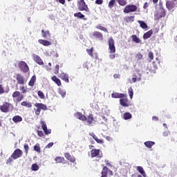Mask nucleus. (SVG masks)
<instances>
[{"mask_svg": "<svg viewBox=\"0 0 177 177\" xmlns=\"http://www.w3.org/2000/svg\"><path fill=\"white\" fill-rule=\"evenodd\" d=\"M143 57V55L141 53H138L136 56L137 60H140Z\"/></svg>", "mask_w": 177, "mask_h": 177, "instance_id": "obj_51", "label": "nucleus"}, {"mask_svg": "<svg viewBox=\"0 0 177 177\" xmlns=\"http://www.w3.org/2000/svg\"><path fill=\"white\" fill-rule=\"evenodd\" d=\"M137 10L138 6L133 4H129L124 8L123 12L124 13H133V12H136Z\"/></svg>", "mask_w": 177, "mask_h": 177, "instance_id": "obj_4", "label": "nucleus"}, {"mask_svg": "<svg viewBox=\"0 0 177 177\" xmlns=\"http://www.w3.org/2000/svg\"><path fill=\"white\" fill-rule=\"evenodd\" d=\"M75 17H78V19H84L85 17V15H84L81 12H77L74 14Z\"/></svg>", "mask_w": 177, "mask_h": 177, "instance_id": "obj_41", "label": "nucleus"}, {"mask_svg": "<svg viewBox=\"0 0 177 177\" xmlns=\"http://www.w3.org/2000/svg\"><path fill=\"white\" fill-rule=\"evenodd\" d=\"M58 93H59V95H61L62 97H64V96H66V90H64L62 88H59Z\"/></svg>", "mask_w": 177, "mask_h": 177, "instance_id": "obj_37", "label": "nucleus"}, {"mask_svg": "<svg viewBox=\"0 0 177 177\" xmlns=\"http://www.w3.org/2000/svg\"><path fill=\"white\" fill-rule=\"evenodd\" d=\"M109 49L110 50L109 53H114L115 52V46L114 45V39L113 37L109 39Z\"/></svg>", "mask_w": 177, "mask_h": 177, "instance_id": "obj_7", "label": "nucleus"}, {"mask_svg": "<svg viewBox=\"0 0 177 177\" xmlns=\"http://www.w3.org/2000/svg\"><path fill=\"white\" fill-rule=\"evenodd\" d=\"M122 118H123V120L128 121V120L132 119V114L129 112H126V113H123Z\"/></svg>", "mask_w": 177, "mask_h": 177, "instance_id": "obj_21", "label": "nucleus"}, {"mask_svg": "<svg viewBox=\"0 0 177 177\" xmlns=\"http://www.w3.org/2000/svg\"><path fill=\"white\" fill-rule=\"evenodd\" d=\"M142 78V75L139 73H136L132 75L131 79L129 78L128 80L129 84H133V82H136L137 81H140Z\"/></svg>", "mask_w": 177, "mask_h": 177, "instance_id": "obj_5", "label": "nucleus"}, {"mask_svg": "<svg viewBox=\"0 0 177 177\" xmlns=\"http://www.w3.org/2000/svg\"><path fill=\"white\" fill-rule=\"evenodd\" d=\"M34 150H35V151H37V153H41V147H39V144H36L34 146Z\"/></svg>", "mask_w": 177, "mask_h": 177, "instance_id": "obj_42", "label": "nucleus"}, {"mask_svg": "<svg viewBox=\"0 0 177 177\" xmlns=\"http://www.w3.org/2000/svg\"><path fill=\"white\" fill-rule=\"evenodd\" d=\"M12 121L15 122V124H17L23 121V118H21L20 115H15L12 118Z\"/></svg>", "mask_w": 177, "mask_h": 177, "instance_id": "obj_27", "label": "nucleus"}, {"mask_svg": "<svg viewBox=\"0 0 177 177\" xmlns=\"http://www.w3.org/2000/svg\"><path fill=\"white\" fill-rule=\"evenodd\" d=\"M24 147L25 149L26 154H28L30 147H28V145H24Z\"/></svg>", "mask_w": 177, "mask_h": 177, "instance_id": "obj_53", "label": "nucleus"}, {"mask_svg": "<svg viewBox=\"0 0 177 177\" xmlns=\"http://www.w3.org/2000/svg\"><path fill=\"white\" fill-rule=\"evenodd\" d=\"M95 3L97 5H102L103 3V0H96Z\"/></svg>", "mask_w": 177, "mask_h": 177, "instance_id": "obj_56", "label": "nucleus"}, {"mask_svg": "<svg viewBox=\"0 0 177 177\" xmlns=\"http://www.w3.org/2000/svg\"><path fill=\"white\" fill-rule=\"evenodd\" d=\"M42 37L46 38L47 37H50V33L49 30H41Z\"/></svg>", "mask_w": 177, "mask_h": 177, "instance_id": "obj_36", "label": "nucleus"}, {"mask_svg": "<svg viewBox=\"0 0 177 177\" xmlns=\"http://www.w3.org/2000/svg\"><path fill=\"white\" fill-rule=\"evenodd\" d=\"M55 74H59V65L55 66Z\"/></svg>", "mask_w": 177, "mask_h": 177, "instance_id": "obj_60", "label": "nucleus"}, {"mask_svg": "<svg viewBox=\"0 0 177 177\" xmlns=\"http://www.w3.org/2000/svg\"><path fill=\"white\" fill-rule=\"evenodd\" d=\"M58 77H59L61 80L66 82V84H68V82H70V80L68 79V74L67 73L62 72L61 73L59 74Z\"/></svg>", "mask_w": 177, "mask_h": 177, "instance_id": "obj_14", "label": "nucleus"}, {"mask_svg": "<svg viewBox=\"0 0 177 177\" xmlns=\"http://www.w3.org/2000/svg\"><path fill=\"white\" fill-rule=\"evenodd\" d=\"M135 20V16H129L124 18V21L127 23H132Z\"/></svg>", "mask_w": 177, "mask_h": 177, "instance_id": "obj_32", "label": "nucleus"}, {"mask_svg": "<svg viewBox=\"0 0 177 177\" xmlns=\"http://www.w3.org/2000/svg\"><path fill=\"white\" fill-rule=\"evenodd\" d=\"M65 157L68 160V161H71V162H75V158H74V156H71L70 153H65Z\"/></svg>", "mask_w": 177, "mask_h": 177, "instance_id": "obj_31", "label": "nucleus"}, {"mask_svg": "<svg viewBox=\"0 0 177 177\" xmlns=\"http://www.w3.org/2000/svg\"><path fill=\"white\" fill-rule=\"evenodd\" d=\"M23 156V151L20 149H17L11 155V158L14 160H17V158H20Z\"/></svg>", "mask_w": 177, "mask_h": 177, "instance_id": "obj_8", "label": "nucleus"}, {"mask_svg": "<svg viewBox=\"0 0 177 177\" xmlns=\"http://www.w3.org/2000/svg\"><path fill=\"white\" fill-rule=\"evenodd\" d=\"M124 98H121L120 100V103L121 106L123 107H129L131 106V104L129 103V101H128V98H127V95L124 97Z\"/></svg>", "mask_w": 177, "mask_h": 177, "instance_id": "obj_10", "label": "nucleus"}, {"mask_svg": "<svg viewBox=\"0 0 177 177\" xmlns=\"http://www.w3.org/2000/svg\"><path fill=\"white\" fill-rule=\"evenodd\" d=\"M138 23L140 24L142 28H147V24L145 21L138 20Z\"/></svg>", "mask_w": 177, "mask_h": 177, "instance_id": "obj_38", "label": "nucleus"}, {"mask_svg": "<svg viewBox=\"0 0 177 177\" xmlns=\"http://www.w3.org/2000/svg\"><path fill=\"white\" fill-rule=\"evenodd\" d=\"M32 59L34 62H35V63L39 64V66H42L44 64V62L42 61V59H41V57H39V55L34 54L32 55Z\"/></svg>", "mask_w": 177, "mask_h": 177, "instance_id": "obj_13", "label": "nucleus"}, {"mask_svg": "<svg viewBox=\"0 0 177 177\" xmlns=\"http://www.w3.org/2000/svg\"><path fill=\"white\" fill-rule=\"evenodd\" d=\"M132 41L133 42H135V44H142V40L136 35H131Z\"/></svg>", "mask_w": 177, "mask_h": 177, "instance_id": "obj_25", "label": "nucleus"}, {"mask_svg": "<svg viewBox=\"0 0 177 177\" xmlns=\"http://www.w3.org/2000/svg\"><path fill=\"white\" fill-rule=\"evenodd\" d=\"M90 106L91 109H93V110H99V105H97V102L96 101H93L91 102Z\"/></svg>", "mask_w": 177, "mask_h": 177, "instance_id": "obj_29", "label": "nucleus"}, {"mask_svg": "<svg viewBox=\"0 0 177 177\" xmlns=\"http://www.w3.org/2000/svg\"><path fill=\"white\" fill-rule=\"evenodd\" d=\"M117 2L121 6H125L127 5V1L125 0H116Z\"/></svg>", "mask_w": 177, "mask_h": 177, "instance_id": "obj_45", "label": "nucleus"}, {"mask_svg": "<svg viewBox=\"0 0 177 177\" xmlns=\"http://www.w3.org/2000/svg\"><path fill=\"white\" fill-rule=\"evenodd\" d=\"M38 43L40 45H43V46H50V45H52V43H50V41L45 39H39Z\"/></svg>", "mask_w": 177, "mask_h": 177, "instance_id": "obj_20", "label": "nucleus"}, {"mask_svg": "<svg viewBox=\"0 0 177 177\" xmlns=\"http://www.w3.org/2000/svg\"><path fill=\"white\" fill-rule=\"evenodd\" d=\"M21 106H24V107H32L31 102H28L26 101H24L21 102Z\"/></svg>", "mask_w": 177, "mask_h": 177, "instance_id": "obj_40", "label": "nucleus"}, {"mask_svg": "<svg viewBox=\"0 0 177 177\" xmlns=\"http://www.w3.org/2000/svg\"><path fill=\"white\" fill-rule=\"evenodd\" d=\"M166 8L169 10H171V9H174L175 8V3L174 1H167L166 2Z\"/></svg>", "mask_w": 177, "mask_h": 177, "instance_id": "obj_22", "label": "nucleus"}, {"mask_svg": "<svg viewBox=\"0 0 177 177\" xmlns=\"http://www.w3.org/2000/svg\"><path fill=\"white\" fill-rule=\"evenodd\" d=\"M115 4V0H111L109 3V8L110 9H112V8H113Z\"/></svg>", "mask_w": 177, "mask_h": 177, "instance_id": "obj_46", "label": "nucleus"}, {"mask_svg": "<svg viewBox=\"0 0 177 177\" xmlns=\"http://www.w3.org/2000/svg\"><path fill=\"white\" fill-rule=\"evenodd\" d=\"M125 94L120 93H113L111 94V97L113 99H122L125 97Z\"/></svg>", "mask_w": 177, "mask_h": 177, "instance_id": "obj_18", "label": "nucleus"}, {"mask_svg": "<svg viewBox=\"0 0 177 177\" xmlns=\"http://www.w3.org/2000/svg\"><path fill=\"white\" fill-rule=\"evenodd\" d=\"M86 52L90 56H93V48H91V49H86Z\"/></svg>", "mask_w": 177, "mask_h": 177, "instance_id": "obj_49", "label": "nucleus"}, {"mask_svg": "<svg viewBox=\"0 0 177 177\" xmlns=\"http://www.w3.org/2000/svg\"><path fill=\"white\" fill-rule=\"evenodd\" d=\"M128 93L130 96V99H133V89L131 88V87L128 88Z\"/></svg>", "mask_w": 177, "mask_h": 177, "instance_id": "obj_43", "label": "nucleus"}, {"mask_svg": "<svg viewBox=\"0 0 177 177\" xmlns=\"http://www.w3.org/2000/svg\"><path fill=\"white\" fill-rule=\"evenodd\" d=\"M12 97H18V102H19V100H23L24 97L23 96V95H21V93L19 91H15L12 93Z\"/></svg>", "mask_w": 177, "mask_h": 177, "instance_id": "obj_19", "label": "nucleus"}, {"mask_svg": "<svg viewBox=\"0 0 177 177\" xmlns=\"http://www.w3.org/2000/svg\"><path fill=\"white\" fill-rule=\"evenodd\" d=\"M137 171L139 172V174H141L144 177H146V172L145 171V169H143V167L142 166H138L136 167Z\"/></svg>", "mask_w": 177, "mask_h": 177, "instance_id": "obj_28", "label": "nucleus"}, {"mask_svg": "<svg viewBox=\"0 0 177 177\" xmlns=\"http://www.w3.org/2000/svg\"><path fill=\"white\" fill-rule=\"evenodd\" d=\"M50 55L53 56V57H59V53L57 51L53 50L50 52Z\"/></svg>", "mask_w": 177, "mask_h": 177, "instance_id": "obj_48", "label": "nucleus"}, {"mask_svg": "<svg viewBox=\"0 0 177 177\" xmlns=\"http://www.w3.org/2000/svg\"><path fill=\"white\" fill-rule=\"evenodd\" d=\"M152 120H153V121H158V118L156 117V116H153V117H152Z\"/></svg>", "mask_w": 177, "mask_h": 177, "instance_id": "obj_61", "label": "nucleus"}, {"mask_svg": "<svg viewBox=\"0 0 177 177\" xmlns=\"http://www.w3.org/2000/svg\"><path fill=\"white\" fill-rule=\"evenodd\" d=\"M21 71H23V73H28V70H30V68H28V65L27 64V63H26L24 61H21L19 64H18Z\"/></svg>", "mask_w": 177, "mask_h": 177, "instance_id": "obj_6", "label": "nucleus"}, {"mask_svg": "<svg viewBox=\"0 0 177 177\" xmlns=\"http://www.w3.org/2000/svg\"><path fill=\"white\" fill-rule=\"evenodd\" d=\"M99 153H100V149H92L91 151L92 158H93V157H97V156H99Z\"/></svg>", "mask_w": 177, "mask_h": 177, "instance_id": "obj_23", "label": "nucleus"}, {"mask_svg": "<svg viewBox=\"0 0 177 177\" xmlns=\"http://www.w3.org/2000/svg\"><path fill=\"white\" fill-rule=\"evenodd\" d=\"M55 161L57 163H62L64 161V158L58 156V157L55 158Z\"/></svg>", "mask_w": 177, "mask_h": 177, "instance_id": "obj_39", "label": "nucleus"}, {"mask_svg": "<svg viewBox=\"0 0 177 177\" xmlns=\"http://www.w3.org/2000/svg\"><path fill=\"white\" fill-rule=\"evenodd\" d=\"M80 10H85V12H89V8H88V6L85 3V1L80 0L78 3Z\"/></svg>", "mask_w": 177, "mask_h": 177, "instance_id": "obj_9", "label": "nucleus"}, {"mask_svg": "<svg viewBox=\"0 0 177 177\" xmlns=\"http://www.w3.org/2000/svg\"><path fill=\"white\" fill-rule=\"evenodd\" d=\"M93 37H95V38H97L100 41H103V35L99 32H94L93 33Z\"/></svg>", "mask_w": 177, "mask_h": 177, "instance_id": "obj_26", "label": "nucleus"}, {"mask_svg": "<svg viewBox=\"0 0 177 177\" xmlns=\"http://www.w3.org/2000/svg\"><path fill=\"white\" fill-rule=\"evenodd\" d=\"M0 93H9V87L5 88L0 84Z\"/></svg>", "mask_w": 177, "mask_h": 177, "instance_id": "obj_35", "label": "nucleus"}, {"mask_svg": "<svg viewBox=\"0 0 177 177\" xmlns=\"http://www.w3.org/2000/svg\"><path fill=\"white\" fill-rule=\"evenodd\" d=\"M169 134V131H166L163 132V133H162L163 136H165V137L168 136Z\"/></svg>", "mask_w": 177, "mask_h": 177, "instance_id": "obj_59", "label": "nucleus"}, {"mask_svg": "<svg viewBox=\"0 0 177 177\" xmlns=\"http://www.w3.org/2000/svg\"><path fill=\"white\" fill-rule=\"evenodd\" d=\"M147 8H149V4L147 3H145L144 6H143V8L144 9H147Z\"/></svg>", "mask_w": 177, "mask_h": 177, "instance_id": "obj_62", "label": "nucleus"}, {"mask_svg": "<svg viewBox=\"0 0 177 177\" xmlns=\"http://www.w3.org/2000/svg\"><path fill=\"white\" fill-rule=\"evenodd\" d=\"M114 78H120V75L119 74H115L113 75Z\"/></svg>", "mask_w": 177, "mask_h": 177, "instance_id": "obj_64", "label": "nucleus"}, {"mask_svg": "<svg viewBox=\"0 0 177 177\" xmlns=\"http://www.w3.org/2000/svg\"><path fill=\"white\" fill-rule=\"evenodd\" d=\"M40 124L41 125V128L45 133L46 135H49V133H51L52 130L48 129V127L46 126V123L44 121H41Z\"/></svg>", "mask_w": 177, "mask_h": 177, "instance_id": "obj_12", "label": "nucleus"}, {"mask_svg": "<svg viewBox=\"0 0 177 177\" xmlns=\"http://www.w3.org/2000/svg\"><path fill=\"white\" fill-rule=\"evenodd\" d=\"M31 169L32 171H38V169H39V166L35 163L32 164L31 166Z\"/></svg>", "mask_w": 177, "mask_h": 177, "instance_id": "obj_44", "label": "nucleus"}, {"mask_svg": "<svg viewBox=\"0 0 177 177\" xmlns=\"http://www.w3.org/2000/svg\"><path fill=\"white\" fill-rule=\"evenodd\" d=\"M90 136H92L94 140L98 143V145H104V140L103 139H99L96 135H95L93 133H89Z\"/></svg>", "mask_w": 177, "mask_h": 177, "instance_id": "obj_16", "label": "nucleus"}, {"mask_svg": "<svg viewBox=\"0 0 177 177\" xmlns=\"http://www.w3.org/2000/svg\"><path fill=\"white\" fill-rule=\"evenodd\" d=\"M37 95L39 96V97H40V99H45V95L44 94V93L41 91H39L37 92Z\"/></svg>", "mask_w": 177, "mask_h": 177, "instance_id": "obj_47", "label": "nucleus"}, {"mask_svg": "<svg viewBox=\"0 0 177 177\" xmlns=\"http://www.w3.org/2000/svg\"><path fill=\"white\" fill-rule=\"evenodd\" d=\"M151 35H153V30H149L148 32H147L146 33L144 34L143 39H149V38H150V37H151Z\"/></svg>", "mask_w": 177, "mask_h": 177, "instance_id": "obj_30", "label": "nucleus"}, {"mask_svg": "<svg viewBox=\"0 0 177 177\" xmlns=\"http://www.w3.org/2000/svg\"><path fill=\"white\" fill-rule=\"evenodd\" d=\"M110 59H115V55L112 54L109 55Z\"/></svg>", "mask_w": 177, "mask_h": 177, "instance_id": "obj_63", "label": "nucleus"}, {"mask_svg": "<svg viewBox=\"0 0 177 177\" xmlns=\"http://www.w3.org/2000/svg\"><path fill=\"white\" fill-rule=\"evenodd\" d=\"M52 146H53V142H50L46 145V149H50V147H52Z\"/></svg>", "mask_w": 177, "mask_h": 177, "instance_id": "obj_57", "label": "nucleus"}, {"mask_svg": "<svg viewBox=\"0 0 177 177\" xmlns=\"http://www.w3.org/2000/svg\"><path fill=\"white\" fill-rule=\"evenodd\" d=\"M75 118H77L78 120H80L81 121H87L88 125H91V124H93V121H95V119L93 118V115L89 114L88 118H86V116L84 115H82L80 112H77L75 113Z\"/></svg>", "mask_w": 177, "mask_h": 177, "instance_id": "obj_1", "label": "nucleus"}, {"mask_svg": "<svg viewBox=\"0 0 177 177\" xmlns=\"http://www.w3.org/2000/svg\"><path fill=\"white\" fill-rule=\"evenodd\" d=\"M101 174V177H107V174H109V175H113V171H111V170H109L106 167H104Z\"/></svg>", "mask_w": 177, "mask_h": 177, "instance_id": "obj_17", "label": "nucleus"}, {"mask_svg": "<svg viewBox=\"0 0 177 177\" xmlns=\"http://www.w3.org/2000/svg\"><path fill=\"white\" fill-rule=\"evenodd\" d=\"M13 107L9 102H4L2 105L0 106V110L2 113H9L10 109Z\"/></svg>", "mask_w": 177, "mask_h": 177, "instance_id": "obj_3", "label": "nucleus"}, {"mask_svg": "<svg viewBox=\"0 0 177 177\" xmlns=\"http://www.w3.org/2000/svg\"><path fill=\"white\" fill-rule=\"evenodd\" d=\"M35 81H37V77L35 75H33L28 83L29 86H34Z\"/></svg>", "mask_w": 177, "mask_h": 177, "instance_id": "obj_34", "label": "nucleus"}, {"mask_svg": "<svg viewBox=\"0 0 177 177\" xmlns=\"http://www.w3.org/2000/svg\"><path fill=\"white\" fill-rule=\"evenodd\" d=\"M16 80L17 84L19 85H24L26 84V79H24V77L20 74L16 75Z\"/></svg>", "mask_w": 177, "mask_h": 177, "instance_id": "obj_11", "label": "nucleus"}, {"mask_svg": "<svg viewBox=\"0 0 177 177\" xmlns=\"http://www.w3.org/2000/svg\"><path fill=\"white\" fill-rule=\"evenodd\" d=\"M20 91H22V93H27V90L26 89V88L24 86H21Z\"/></svg>", "mask_w": 177, "mask_h": 177, "instance_id": "obj_54", "label": "nucleus"}, {"mask_svg": "<svg viewBox=\"0 0 177 177\" xmlns=\"http://www.w3.org/2000/svg\"><path fill=\"white\" fill-rule=\"evenodd\" d=\"M99 30H101V31H104V32H107V29L102 26H98L97 27Z\"/></svg>", "mask_w": 177, "mask_h": 177, "instance_id": "obj_50", "label": "nucleus"}, {"mask_svg": "<svg viewBox=\"0 0 177 177\" xmlns=\"http://www.w3.org/2000/svg\"><path fill=\"white\" fill-rule=\"evenodd\" d=\"M149 58L150 60H153L154 59V55L153 54V52L150 51L149 53Z\"/></svg>", "mask_w": 177, "mask_h": 177, "instance_id": "obj_52", "label": "nucleus"}, {"mask_svg": "<svg viewBox=\"0 0 177 177\" xmlns=\"http://www.w3.org/2000/svg\"><path fill=\"white\" fill-rule=\"evenodd\" d=\"M159 6L160 8V10L161 12V14L157 15V14H155V17L157 19H160L161 17H164L165 16V11L164 10V8H162V2L160 1L159 2Z\"/></svg>", "mask_w": 177, "mask_h": 177, "instance_id": "obj_15", "label": "nucleus"}, {"mask_svg": "<svg viewBox=\"0 0 177 177\" xmlns=\"http://www.w3.org/2000/svg\"><path fill=\"white\" fill-rule=\"evenodd\" d=\"M38 136H44V132L42 131H37Z\"/></svg>", "mask_w": 177, "mask_h": 177, "instance_id": "obj_58", "label": "nucleus"}, {"mask_svg": "<svg viewBox=\"0 0 177 177\" xmlns=\"http://www.w3.org/2000/svg\"><path fill=\"white\" fill-rule=\"evenodd\" d=\"M144 145L145 147H147V149H151L154 145H156V142L153 141H147L144 142Z\"/></svg>", "mask_w": 177, "mask_h": 177, "instance_id": "obj_24", "label": "nucleus"}, {"mask_svg": "<svg viewBox=\"0 0 177 177\" xmlns=\"http://www.w3.org/2000/svg\"><path fill=\"white\" fill-rule=\"evenodd\" d=\"M35 107L37 108L36 109H34L36 115H39L41 114V110H44V111L48 110V106H46V105L42 103L35 104Z\"/></svg>", "mask_w": 177, "mask_h": 177, "instance_id": "obj_2", "label": "nucleus"}, {"mask_svg": "<svg viewBox=\"0 0 177 177\" xmlns=\"http://www.w3.org/2000/svg\"><path fill=\"white\" fill-rule=\"evenodd\" d=\"M52 80L54 82H55V84H57V85H58V86H60V85H62V81H60V79L57 78V77L53 76L52 77Z\"/></svg>", "mask_w": 177, "mask_h": 177, "instance_id": "obj_33", "label": "nucleus"}, {"mask_svg": "<svg viewBox=\"0 0 177 177\" xmlns=\"http://www.w3.org/2000/svg\"><path fill=\"white\" fill-rule=\"evenodd\" d=\"M104 138H105V139H106V140H108V142H112L113 141V138L110 136H104Z\"/></svg>", "mask_w": 177, "mask_h": 177, "instance_id": "obj_55", "label": "nucleus"}]
</instances>
